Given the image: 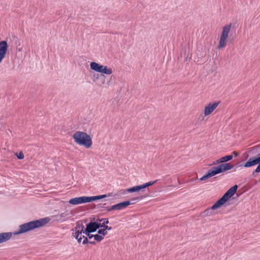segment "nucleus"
Wrapping results in <instances>:
<instances>
[{
  "mask_svg": "<svg viewBox=\"0 0 260 260\" xmlns=\"http://www.w3.org/2000/svg\"><path fill=\"white\" fill-rule=\"evenodd\" d=\"M93 81L95 82L98 86H101L104 84L105 82V76L104 75L99 76L97 75L96 77H94Z\"/></svg>",
  "mask_w": 260,
  "mask_h": 260,
  "instance_id": "15",
  "label": "nucleus"
},
{
  "mask_svg": "<svg viewBox=\"0 0 260 260\" xmlns=\"http://www.w3.org/2000/svg\"><path fill=\"white\" fill-rule=\"evenodd\" d=\"M234 167V166L230 163H225L219 165L218 166L212 168L211 169L208 170V171L203 176H202L200 180L201 181H205L208 178H209L214 175L223 173L226 171L232 169Z\"/></svg>",
  "mask_w": 260,
  "mask_h": 260,
  "instance_id": "3",
  "label": "nucleus"
},
{
  "mask_svg": "<svg viewBox=\"0 0 260 260\" xmlns=\"http://www.w3.org/2000/svg\"><path fill=\"white\" fill-rule=\"evenodd\" d=\"M256 165H258V166L253 172V175L255 173L260 172V153L255 157L249 158V160L244 164L243 166L245 168H250L255 166Z\"/></svg>",
  "mask_w": 260,
  "mask_h": 260,
  "instance_id": "8",
  "label": "nucleus"
},
{
  "mask_svg": "<svg viewBox=\"0 0 260 260\" xmlns=\"http://www.w3.org/2000/svg\"><path fill=\"white\" fill-rule=\"evenodd\" d=\"M97 221L99 222H102L103 221V223H102V225L105 226L106 224L109 223V220L108 218H102V219H98Z\"/></svg>",
  "mask_w": 260,
  "mask_h": 260,
  "instance_id": "22",
  "label": "nucleus"
},
{
  "mask_svg": "<svg viewBox=\"0 0 260 260\" xmlns=\"http://www.w3.org/2000/svg\"><path fill=\"white\" fill-rule=\"evenodd\" d=\"M16 155L18 159H22L24 158V154L22 151H20L18 154L16 153Z\"/></svg>",
  "mask_w": 260,
  "mask_h": 260,
  "instance_id": "24",
  "label": "nucleus"
},
{
  "mask_svg": "<svg viewBox=\"0 0 260 260\" xmlns=\"http://www.w3.org/2000/svg\"><path fill=\"white\" fill-rule=\"evenodd\" d=\"M93 238H94V240L98 242H100L104 239V237H103V236L100 235L99 234L94 235Z\"/></svg>",
  "mask_w": 260,
  "mask_h": 260,
  "instance_id": "21",
  "label": "nucleus"
},
{
  "mask_svg": "<svg viewBox=\"0 0 260 260\" xmlns=\"http://www.w3.org/2000/svg\"><path fill=\"white\" fill-rule=\"evenodd\" d=\"M48 221L47 218H44L22 224L19 225V229L14 233V234H23L36 228L42 227L47 224Z\"/></svg>",
  "mask_w": 260,
  "mask_h": 260,
  "instance_id": "1",
  "label": "nucleus"
},
{
  "mask_svg": "<svg viewBox=\"0 0 260 260\" xmlns=\"http://www.w3.org/2000/svg\"><path fill=\"white\" fill-rule=\"evenodd\" d=\"M95 225L96 230L99 229L100 228H103L104 225H102L101 223H99L98 222H95Z\"/></svg>",
  "mask_w": 260,
  "mask_h": 260,
  "instance_id": "25",
  "label": "nucleus"
},
{
  "mask_svg": "<svg viewBox=\"0 0 260 260\" xmlns=\"http://www.w3.org/2000/svg\"><path fill=\"white\" fill-rule=\"evenodd\" d=\"M107 197L106 195H100L92 197H80L74 198L69 200V203L72 205H77L79 204L86 203L91 202L92 201H96L98 200L102 199Z\"/></svg>",
  "mask_w": 260,
  "mask_h": 260,
  "instance_id": "5",
  "label": "nucleus"
},
{
  "mask_svg": "<svg viewBox=\"0 0 260 260\" xmlns=\"http://www.w3.org/2000/svg\"><path fill=\"white\" fill-rule=\"evenodd\" d=\"M233 154L235 155V156H238L239 155V153L236 151H233Z\"/></svg>",
  "mask_w": 260,
  "mask_h": 260,
  "instance_id": "30",
  "label": "nucleus"
},
{
  "mask_svg": "<svg viewBox=\"0 0 260 260\" xmlns=\"http://www.w3.org/2000/svg\"><path fill=\"white\" fill-rule=\"evenodd\" d=\"M82 238H83V241L82 242L83 244H87L89 242V241L88 240L87 237H85L84 236H82Z\"/></svg>",
  "mask_w": 260,
  "mask_h": 260,
  "instance_id": "27",
  "label": "nucleus"
},
{
  "mask_svg": "<svg viewBox=\"0 0 260 260\" xmlns=\"http://www.w3.org/2000/svg\"><path fill=\"white\" fill-rule=\"evenodd\" d=\"M103 65L99 64L95 62H91L90 64V69L97 72L101 73Z\"/></svg>",
  "mask_w": 260,
  "mask_h": 260,
  "instance_id": "13",
  "label": "nucleus"
},
{
  "mask_svg": "<svg viewBox=\"0 0 260 260\" xmlns=\"http://www.w3.org/2000/svg\"><path fill=\"white\" fill-rule=\"evenodd\" d=\"M74 141L78 145L84 146L88 148L92 145V140L90 136L87 133L78 131L76 132L72 136Z\"/></svg>",
  "mask_w": 260,
  "mask_h": 260,
  "instance_id": "4",
  "label": "nucleus"
},
{
  "mask_svg": "<svg viewBox=\"0 0 260 260\" xmlns=\"http://www.w3.org/2000/svg\"><path fill=\"white\" fill-rule=\"evenodd\" d=\"M157 180H155L154 181H150V182H147L146 183H144L142 185H141L142 189H144L147 187L150 186L154 184V183H155L157 182Z\"/></svg>",
  "mask_w": 260,
  "mask_h": 260,
  "instance_id": "20",
  "label": "nucleus"
},
{
  "mask_svg": "<svg viewBox=\"0 0 260 260\" xmlns=\"http://www.w3.org/2000/svg\"><path fill=\"white\" fill-rule=\"evenodd\" d=\"M140 190H142V191H143L144 190H142V187H141V185H139V186H134L133 187H131L130 188H128L127 189H126L124 192L123 193H125V192H136V191H139Z\"/></svg>",
  "mask_w": 260,
  "mask_h": 260,
  "instance_id": "17",
  "label": "nucleus"
},
{
  "mask_svg": "<svg viewBox=\"0 0 260 260\" xmlns=\"http://www.w3.org/2000/svg\"><path fill=\"white\" fill-rule=\"evenodd\" d=\"M103 229H105V231H106L107 230H111L112 229V227L108 226V225H106L105 226L104 225Z\"/></svg>",
  "mask_w": 260,
  "mask_h": 260,
  "instance_id": "28",
  "label": "nucleus"
},
{
  "mask_svg": "<svg viewBox=\"0 0 260 260\" xmlns=\"http://www.w3.org/2000/svg\"><path fill=\"white\" fill-rule=\"evenodd\" d=\"M117 210V207H116V204L112 206L111 207L108 208L107 209V211L108 212L111 211L112 210Z\"/></svg>",
  "mask_w": 260,
  "mask_h": 260,
  "instance_id": "26",
  "label": "nucleus"
},
{
  "mask_svg": "<svg viewBox=\"0 0 260 260\" xmlns=\"http://www.w3.org/2000/svg\"><path fill=\"white\" fill-rule=\"evenodd\" d=\"M98 234L100 235H102L101 236H103V237H104V236L107 234V232L105 231V229H102L98 231Z\"/></svg>",
  "mask_w": 260,
  "mask_h": 260,
  "instance_id": "23",
  "label": "nucleus"
},
{
  "mask_svg": "<svg viewBox=\"0 0 260 260\" xmlns=\"http://www.w3.org/2000/svg\"><path fill=\"white\" fill-rule=\"evenodd\" d=\"M143 197L142 196L137 197L133 199H132L131 201H126L117 204H116L117 210H120L123 209H124L128 205L134 204L136 203L135 201H140L143 199Z\"/></svg>",
  "mask_w": 260,
  "mask_h": 260,
  "instance_id": "9",
  "label": "nucleus"
},
{
  "mask_svg": "<svg viewBox=\"0 0 260 260\" xmlns=\"http://www.w3.org/2000/svg\"><path fill=\"white\" fill-rule=\"evenodd\" d=\"M88 243H90V244H95V242L94 241H89Z\"/></svg>",
  "mask_w": 260,
  "mask_h": 260,
  "instance_id": "31",
  "label": "nucleus"
},
{
  "mask_svg": "<svg viewBox=\"0 0 260 260\" xmlns=\"http://www.w3.org/2000/svg\"><path fill=\"white\" fill-rule=\"evenodd\" d=\"M219 102H215L212 104L210 103L207 106L205 107L204 114L207 116L211 114L217 107Z\"/></svg>",
  "mask_w": 260,
  "mask_h": 260,
  "instance_id": "11",
  "label": "nucleus"
},
{
  "mask_svg": "<svg viewBox=\"0 0 260 260\" xmlns=\"http://www.w3.org/2000/svg\"><path fill=\"white\" fill-rule=\"evenodd\" d=\"M233 155H226L221 157L220 161H222V162H226L228 161L231 160L233 158Z\"/></svg>",
  "mask_w": 260,
  "mask_h": 260,
  "instance_id": "19",
  "label": "nucleus"
},
{
  "mask_svg": "<svg viewBox=\"0 0 260 260\" xmlns=\"http://www.w3.org/2000/svg\"><path fill=\"white\" fill-rule=\"evenodd\" d=\"M232 24L225 25L222 27L221 34L220 37L219 44L217 46V48L220 49L222 48H224L226 46V41L228 37L229 34L230 32Z\"/></svg>",
  "mask_w": 260,
  "mask_h": 260,
  "instance_id": "7",
  "label": "nucleus"
},
{
  "mask_svg": "<svg viewBox=\"0 0 260 260\" xmlns=\"http://www.w3.org/2000/svg\"><path fill=\"white\" fill-rule=\"evenodd\" d=\"M8 49V44L6 41L0 42V63L5 57Z\"/></svg>",
  "mask_w": 260,
  "mask_h": 260,
  "instance_id": "10",
  "label": "nucleus"
},
{
  "mask_svg": "<svg viewBox=\"0 0 260 260\" xmlns=\"http://www.w3.org/2000/svg\"><path fill=\"white\" fill-rule=\"evenodd\" d=\"M72 215H73V214H72V211L67 210L65 212H64L63 213L60 214V220H61L62 221H64L67 219L71 218L72 216Z\"/></svg>",
  "mask_w": 260,
  "mask_h": 260,
  "instance_id": "16",
  "label": "nucleus"
},
{
  "mask_svg": "<svg viewBox=\"0 0 260 260\" xmlns=\"http://www.w3.org/2000/svg\"><path fill=\"white\" fill-rule=\"evenodd\" d=\"M85 232L86 233H94L96 231V229L95 225V222H90L86 225L85 229Z\"/></svg>",
  "mask_w": 260,
  "mask_h": 260,
  "instance_id": "12",
  "label": "nucleus"
},
{
  "mask_svg": "<svg viewBox=\"0 0 260 260\" xmlns=\"http://www.w3.org/2000/svg\"><path fill=\"white\" fill-rule=\"evenodd\" d=\"M238 188V185H235L231 187L224 195L218 200L211 208L206 210L204 213L206 215H210L211 214L212 210L216 209L222 206L230 198H231L236 192Z\"/></svg>",
  "mask_w": 260,
  "mask_h": 260,
  "instance_id": "2",
  "label": "nucleus"
},
{
  "mask_svg": "<svg viewBox=\"0 0 260 260\" xmlns=\"http://www.w3.org/2000/svg\"><path fill=\"white\" fill-rule=\"evenodd\" d=\"M113 71L111 68H108L107 66H103L101 73L107 75H110L112 73Z\"/></svg>",
  "mask_w": 260,
  "mask_h": 260,
  "instance_id": "18",
  "label": "nucleus"
},
{
  "mask_svg": "<svg viewBox=\"0 0 260 260\" xmlns=\"http://www.w3.org/2000/svg\"><path fill=\"white\" fill-rule=\"evenodd\" d=\"M220 160H221V158H219V159H217L215 162H214L213 164L215 165V164H218L219 163H222V162L220 161Z\"/></svg>",
  "mask_w": 260,
  "mask_h": 260,
  "instance_id": "29",
  "label": "nucleus"
},
{
  "mask_svg": "<svg viewBox=\"0 0 260 260\" xmlns=\"http://www.w3.org/2000/svg\"><path fill=\"white\" fill-rule=\"evenodd\" d=\"M12 233H0V243L6 242L11 238Z\"/></svg>",
  "mask_w": 260,
  "mask_h": 260,
  "instance_id": "14",
  "label": "nucleus"
},
{
  "mask_svg": "<svg viewBox=\"0 0 260 260\" xmlns=\"http://www.w3.org/2000/svg\"><path fill=\"white\" fill-rule=\"evenodd\" d=\"M257 147H260V144L257 145Z\"/></svg>",
  "mask_w": 260,
  "mask_h": 260,
  "instance_id": "32",
  "label": "nucleus"
},
{
  "mask_svg": "<svg viewBox=\"0 0 260 260\" xmlns=\"http://www.w3.org/2000/svg\"><path fill=\"white\" fill-rule=\"evenodd\" d=\"M84 229V226L82 223H80V221L77 222L76 226L73 229V231H75V233H73V236L77 240L78 243H80L82 239V233L85 234L87 238H88L89 239L94 237V235L91 234V233L88 234L85 233Z\"/></svg>",
  "mask_w": 260,
  "mask_h": 260,
  "instance_id": "6",
  "label": "nucleus"
}]
</instances>
